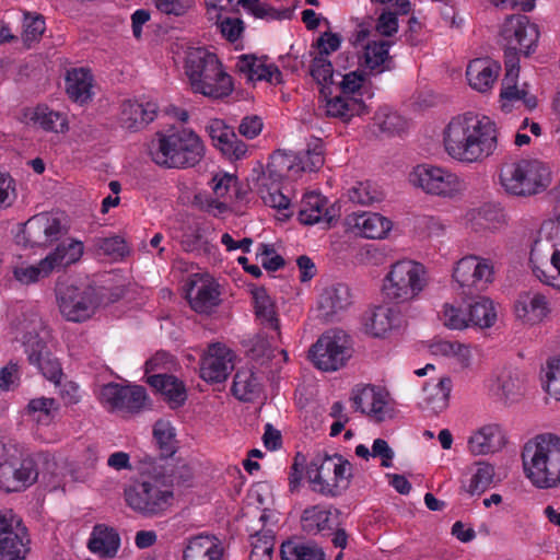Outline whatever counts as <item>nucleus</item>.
<instances>
[{"label":"nucleus","instance_id":"obj_15","mask_svg":"<svg viewBox=\"0 0 560 560\" xmlns=\"http://www.w3.org/2000/svg\"><path fill=\"white\" fill-rule=\"evenodd\" d=\"M500 34L504 46L518 49L524 56L534 52L539 38L537 25L530 23L529 19L523 14L509 16L504 21Z\"/></svg>","mask_w":560,"mask_h":560},{"label":"nucleus","instance_id":"obj_56","mask_svg":"<svg viewBox=\"0 0 560 560\" xmlns=\"http://www.w3.org/2000/svg\"><path fill=\"white\" fill-rule=\"evenodd\" d=\"M431 352L433 354H442V355H456L463 362L468 361L469 351L466 346L459 342H451L446 340H438L431 343L430 346Z\"/></svg>","mask_w":560,"mask_h":560},{"label":"nucleus","instance_id":"obj_36","mask_svg":"<svg viewBox=\"0 0 560 560\" xmlns=\"http://www.w3.org/2000/svg\"><path fill=\"white\" fill-rule=\"evenodd\" d=\"M452 388V380L442 377L436 384H427L423 387L425 393L424 402L429 409L438 413L444 410L448 405Z\"/></svg>","mask_w":560,"mask_h":560},{"label":"nucleus","instance_id":"obj_17","mask_svg":"<svg viewBox=\"0 0 560 560\" xmlns=\"http://www.w3.org/2000/svg\"><path fill=\"white\" fill-rule=\"evenodd\" d=\"M352 303L348 285L336 283L323 289L317 301V317L325 323H332L339 319L340 313L345 312Z\"/></svg>","mask_w":560,"mask_h":560},{"label":"nucleus","instance_id":"obj_20","mask_svg":"<svg viewBox=\"0 0 560 560\" xmlns=\"http://www.w3.org/2000/svg\"><path fill=\"white\" fill-rule=\"evenodd\" d=\"M100 400L112 410L138 411L140 409V389L108 383L102 386Z\"/></svg>","mask_w":560,"mask_h":560},{"label":"nucleus","instance_id":"obj_22","mask_svg":"<svg viewBox=\"0 0 560 560\" xmlns=\"http://www.w3.org/2000/svg\"><path fill=\"white\" fill-rule=\"evenodd\" d=\"M120 547V537L116 529L105 524H96L88 541L89 550L103 559L114 558Z\"/></svg>","mask_w":560,"mask_h":560},{"label":"nucleus","instance_id":"obj_1","mask_svg":"<svg viewBox=\"0 0 560 560\" xmlns=\"http://www.w3.org/2000/svg\"><path fill=\"white\" fill-rule=\"evenodd\" d=\"M494 268L491 260L469 255L457 261L453 279L459 294L470 300L467 308L468 326L490 328L497 320L493 302L480 293L493 281Z\"/></svg>","mask_w":560,"mask_h":560},{"label":"nucleus","instance_id":"obj_2","mask_svg":"<svg viewBox=\"0 0 560 560\" xmlns=\"http://www.w3.org/2000/svg\"><path fill=\"white\" fill-rule=\"evenodd\" d=\"M447 153L462 162H476L489 156L497 147L495 124L472 114L453 118L445 130Z\"/></svg>","mask_w":560,"mask_h":560},{"label":"nucleus","instance_id":"obj_28","mask_svg":"<svg viewBox=\"0 0 560 560\" xmlns=\"http://www.w3.org/2000/svg\"><path fill=\"white\" fill-rule=\"evenodd\" d=\"M93 77L84 68L72 69L66 77V92L70 100L84 104L92 98Z\"/></svg>","mask_w":560,"mask_h":560},{"label":"nucleus","instance_id":"obj_41","mask_svg":"<svg viewBox=\"0 0 560 560\" xmlns=\"http://www.w3.org/2000/svg\"><path fill=\"white\" fill-rule=\"evenodd\" d=\"M331 511L320 510L318 505L305 509L301 516V526L303 532L308 535H316L324 530H331L329 524Z\"/></svg>","mask_w":560,"mask_h":560},{"label":"nucleus","instance_id":"obj_16","mask_svg":"<svg viewBox=\"0 0 560 560\" xmlns=\"http://www.w3.org/2000/svg\"><path fill=\"white\" fill-rule=\"evenodd\" d=\"M409 180L413 186L431 195L451 196L457 190V178L454 174L425 164L415 167Z\"/></svg>","mask_w":560,"mask_h":560},{"label":"nucleus","instance_id":"obj_5","mask_svg":"<svg viewBox=\"0 0 560 560\" xmlns=\"http://www.w3.org/2000/svg\"><path fill=\"white\" fill-rule=\"evenodd\" d=\"M185 72L195 93L219 100L233 91V79L223 69L215 54L203 47L191 48L186 56Z\"/></svg>","mask_w":560,"mask_h":560},{"label":"nucleus","instance_id":"obj_11","mask_svg":"<svg viewBox=\"0 0 560 560\" xmlns=\"http://www.w3.org/2000/svg\"><path fill=\"white\" fill-rule=\"evenodd\" d=\"M351 357V337L340 328L325 331L308 350V359L322 371H336Z\"/></svg>","mask_w":560,"mask_h":560},{"label":"nucleus","instance_id":"obj_59","mask_svg":"<svg viewBox=\"0 0 560 560\" xmlns=\"http://www.w3.org/2000/svg\"><path fill=\"white\" fill-rule=\"evenodd\" d=\"M140 115V104L138 101H125L121 105L120 122L125 129L137 131L138 118Z\"/></svg>","mask_w":560,"mask_h":560},{"label":"nucleus","instance_id":"obj_12","mask_svg":"<svg viewBox=\"0 0 560 560\" xmlns=\"http://www.w3.org/2000/svg\"><path fill=\"white\" fill-rule=\"evenodd\" d=\"M103 290L94 285H68L57 293L61 315L66 320L73 323L90 319L103 303Z\"/></svg>","mask_w":560,"mask_h":560},{"label":"nucleus","instance_id":"obj_29","mask_svg":"<svg viewBox=\"0 0 560 560\" xmlns=\"http://www.w3.org/2000/svg\"><path fill=\"white\" fill-rule=\"evenodd\" d=\"M231 390L241 401H254L260 397L262 385L252 369H244L235 373Z\"/></svg>","mask_w":560,"mask_h":560},{"label":"nucleus","instance_id":"obj_31","mask_svg":"<svg viewBox=\"0 0 560 560\" xmlns=\"http://www.w3.org/2000/svg\"><path fill=\"white\" fill-rule=\"evenodd\" d=\"M219 295L220 292L212 283H202L198 287L192 283V287L187 292V299L191 308L197 313L205 314H209L215 306L219 305Z\"/></svg>","mask_w":560,"mask_h":560},{"label":"nucleus","instance_id":"obj_35","mask_svg":"<svg viewBox=\"0 0 560 560\" xmlns=\"http://www.w3.org/2000/svg\"><path fill=\"white\" fill-rule=\"evenodd\" d=\"M390 45L392 42L385 39L369 42L364 47V67L371 71L376 70L378 73L389 69L388 66H385V62L390 59L388 52Z\"/></svg>","mask_w":560,"mask_h":560},{"label":"nucleus","instance_id":"obj_34","mask_svg":"<svg viewBox=\"0 0 560 560\" xmlns=\"http://www.w3.org/2000/svg\"><path fill=\"white\" fill-rule=\"evenodd\" d=\"M325 203L326 200L317 194L311 192L305 195L302 201V208L299 211V221L305 225H313L325 219L326 222L329 223L331 217H328L327 210L324 212Z\"/></svg>","mask_w":560,"mask_h":560},{"label":"nucleus","instance_id":"obj_64","mask_svg":"<svg viewBox=\"0 0 560 560\" xmlns=\"http://www.w3.org/2000/svg\"><path fill=\"white\" fill-rule=\"evenodd\" d=\"M376 32L385 37H390L398 31V18L397 14L390 11L384 10L376 21Z\"/></svg>","mask_w":560,"mask_h":560},{"label":"nucleus","instance_id":"obj_51","mask_svg":"<svg viewBox=\"0 0 560 560\" xmlns=\"http://www.w3.org/2000/svg\"><path fill=\"white\" fill-rule=\"evenodd\" d=\"M275 352L276 349L271 347L268 339L258 335L250 340L247 355L256 363L265 365L275 358Z\"/></svg>","mask_w":560,"mask_h":560},{"label":"nucleus","instance_id":"obj_25","mask_svg":"<svg viewBox=\"0 0 560 560\" xmlns=\"http://www.w3.org/2000/svg\"><path fill=\"white\" fill-rule=\"evenodd\" d=\"M142 481V515H155L166 511L173 503L174 494L170 487Z\"/></svg>","mask_w":560,"mask_h":560},{"label":"nucleus","instance_id":"obj_42","mask_svg":"<svg viewBox=\"0 0 560 560\" xmlns=\"http://www.w3.org/2000/svg\"><path fill=\"white\" fill-rule=\"evenodd\" d=\"M500 434L497 424L482 427L468 441L469 450L474 455H483L495 451L494 438Z\"/></svg>","mask_w":560,"mask_h":560},{"label":"nucleus","instance_id":"obj_18","mask_svg":"<svg viewBox=\"0 0 560 560\" xmlns=\"http://www.w3.org/2000/svg\"><path fill=\"white\" fill-rule=\"evenodd\" d=\"M144 382L152 393L159 395L172 410L182 408L188 399L185 382L174 374L150 375Z\"/></svg>","mask_w":560,"mask_h":560},{"label":"nucleus","instance_id":"obj_52","mask_svg":"<svg viewBox=\"0 0 560 560\" xmlns=\"http://www.w3.org/2000/svg\"><path fill=\"white\" fill-rule=\"evenodd\" d=\"M500 98L503 102L502 109L504 112H510L511 107H510L509 103H512L515 101H522L524 106L528 110H533L537 107V97L534 94H530L524 88L520 89L518 86H515L513 90H510V91H501Z\"/></svg>","mask_w":560,"mask_h":560},{"label":"nucleus","instance_id":"obj_43","mask_svg":"<svg viewBox=\"0 0 560 560\" xmlns=\"http://www.w3.org/2000/svg\"><path fill=\"white\" fill-rule=\"evenodd\" d=\"M168 456L161 454L158 458L144 457L142 458V476L149 478L155 485L168 487L170 472L166 466Z\"/></svg>","mask_w":560,"mask_h":560},{"label":"nucleus","instance_id":"obj_37","mask_svg":"<svg viewBox=\"0 0 560 560\" xmlns=\"http://www.w3.org/2000/svg\"><path fill=\"white\" fill-rule=\"evenodd\" d=\"M310 74L320 85L319 93L323 97H328L332 94L330 85L335 84V71L331 61L327 57L319 55L313 57Z\"/></svg>","mask_w":560,"mask_h":560},{"label":"nucleus","instance_id":"obj_13","mask_svg":"<svg viewBox=\"0 0 560 560\" xmlns=\"http://www.w3.org/2000/svg\"><path fill=\"white\" fill-rule=\"evenodd\" d=\"M66 233L67 229L58 213L40 212L24 223L18 242L25 247H46Z\"/></svg>","mask_w":560,"mask_h":560},{"label":"nucleus","instance_id":"obj_8","mask_svg":"<svg viewBox=\"0 0 560 560\" xmlns=\"http://www.w3.org/2000/svg\"><path fill=\"white\" fill-rule=\"evenodd\" d=\"M504 190L517 197H530L545 191L551 184L549 165L537 159H522L505 164L500 171Z\"/></svg>","mask_w":560,"mask_h":560},{"label":"nucleus","instance_id":"obj_63","mask_svg":"<svg viewBox=\"0 0 560 560\" xmlns=\"http://www.w3.org/2000/svg\"><path fill=\"white\" fill-rule=\"evenodd\" d=\"M342 80L338 83L340 92L343 95L354 94L359 91L365 81L366 74L363 71H351L341 75Z\"/></svg>","mask_w":560,"mask_h":560},{"label":"nucleus","instance_id":"obj_62","mask_svg":"<svg viewBox=\"0 0 560 560\" xmlns=\"http://www.w3.org/2000/svg\"><path fill=\"white\" fill-rule=\"evenodd\" d=\"M349 198L352 202L361 205H371L382 200L381 194L376 190H371V187L363 183H360L359 186L353 187L349 191Z\"/></svg>","mask_w":560,"mask_h":560},{"label":"nucleus","instance_id":"obj_39","mask_svg":"<svg viewBox=\"0 0 560 560\" xmlns=\"http://www.w3.org/2000/svg\"><path fill=\"white\" fill-rule=\"evenodd\" d=\"M92 245L98 256L113 260L121 259L129 253L126 241L119 235L95 236L92 238Z\"/></svg>","mask_w":560,"mask_h":560},{"label":"nucleus","instance_id":"obj_6","mask_svg":"<svg viewBox=\"0 0 560 560\" xmlns=\"http://www.w3.org/2000/svg\"><path fill=\"white\" fill-rule=\"evenodd\" d=\"M16 330L23 334L24 352L28 363L48 381L60 384L62 368L47 346L49 331L42 318L36 313H23V320L18 323Z\"/></svg>","mask_w":560,"mask_h":560},{"label":"nucleus","instance_id":"obj_44","mask_svg":"<svg viewBox=\"0 0 560 560\" xmlns=\"http://www.w3.org/2000/svg\"><path fill=\"white\" fill-rule=\"evenodd\" d=\"M58 411V404L54 398L39 397L30 400L27 412L42 425H48L55 419Z\"/></svg>","mask_w":560,"mask_h":560},{"label":"nucleus","instance_id":"obj_4","mask_svg":"<svg viewBox=\"0 0 560 560\" xmlns=\"http://www.w3.org/2000/svg\"><path fill=\"white\" fill-rule=\"evenodd\" d=\"M526 478L538 489L555 488L560 483V438L552 433L538 434L522 450Z\"/></svg>","mask_w":560,"mask_h":560},{"label":"nucleus","instance_id":"obj_10","mask_svg":"<svg viewBox=\"0 0 560 560\" xmlns=\"http://www.w3.org/2000/svg\"><path fill=\"white\" fill-rule=\"evenodd\" d=\"M423 276L424 268L421 264L411 260L395 262L384 279V299L396 304L412 300L425 285Z\"/></svg>","mask_w":560,"mask_h":560},{"label":"nucleus","instance_id":"obj_26","mask_svg":"<svg viewBox=\"0 0 560 560\" xmlns=\"http://www.w3.org/2000/svg\"><path fill=\"white\" fill-rule=\"evenodd\" d=\"M184 560H223V548L215 537H192L184 550Z\"/></svg>","mask_w":560,"mask_h":560},{"label":"nucleus","instance_id":"obj_60","mask_svg":"<svg viewBox=\"0 0 560 560\" xmlns=\"http://www.w3.org/2000/svg\"><path fill=\"white\" fill-rule=\"evenodd\" d=\"M259 194L265 205L271 208L285 210L290 206V199L282 194L281 187H268V189L260 188Z\"/></svg>","mask_w":560,"mask_h":560},{"label":"nucleus","instance_id":"obj_40","mask_svg":"<svg viewBox=\"0 0 560 560\" xmlns=\"http://www.w3.org/2000/svg\"><path fill=\"white\" fill-rule=\"evenodd\" d=\"M253 299L255 304V314L270 328L275 330L280 329V323L275 312V304L264 287L255 288L253 291Z\"/></svg>","mask_w":560,"mask_h":560},{"label":"nucleus","instance_id":"obj_57","mask_svg":"<svg viewBox=\"0 0 560 560\" xmlns=\"http://www.w3.org/2000/svg\"><path fill=\"white\" fill-rule=\"evenodd\" d=\"M154 7L166 15L183 16L192 7L194 0H152Z\"/></svg>","mask_w":560,"mask_h":560},{"label":"nucleus","instance_id":"obj_58","mask_svg":"<svg viewBox=\"0 0 560 560\" xmlns=\"http://www.w3.org/2000/svg\"><path fill=\"white\" fill-rule=\"evenodd\" d=\"M546 378L547 393L560 400V355L548 361Z\"/></svg>","mask_w":560,"mask_h":560},{"label":"nucleus","instance_id":"obj_55","mask_svg":"<svg viewBox=\"0 0 560 560\" xmlns=\"http://www.w3.org/2000/svg\"><path fill=\"white\" fill-rule=\"evenodd\" d=\"M326 101V113L330 117L340 118L343 121H349L350 114V96H335L324 97Z\"/></svg>","mask_w":560,"mask_h":560},{"label":"nucleus","instance_id":"obj_27","mask_svg":"<svg viewBox=\"0 0 560 560\" xmlns=\"http://www.w3.org/2000/svg\"><path fill=\"white\" fill-rule=\"evenodd\" d=\"M504 221L503 210L493 203H485L469 213L470 229L476 233L493 232Z\"/></svg>","mask_w":560,"mask_h":560},{"label":"nucleus","instance_id":"obj_7","mask_svg":"<svg viewBox=\"0 0 560 560\" xmlns=\"http://www.w3.org/2000/svg\"><path fill=\"white\" fill-rule=\"evenodd\" d=\"M306 478L314 492L336 498L350 487L353 478L352 465L338 453L317 454L307 465Z\"/></svg>","mask_w":560,"mask_h":560},{"label":"nucleus","instance_id":"obj_47","mask_svg":"<svg viewBox=\"0 0 560 560\" xmlns=\"http://www.w3.org/2000/svg\"><path fill=\"white\" fill-rule=\"evenodd\" d=\"M153 438L161 450V454L172 456L175 453L174 428L166 420L159 419L153 425Z\"/></svg>","mask_w":560,"mask_h":560},{"label":"nucleus","instance_id":"obj_24","mask_svg":"<svg viewBox=\"0 0 560 560\" xmlns=\"http://www.w3.org/2000/svg\"><path fill=\"white\" fill-rule=\"evenodd\" d=\"M83 243L73 238L60 242L56 248L50 252L44 260L47 269L51 273L54 270L66 268L80 260L83 255Z\"/></svg>","mask_w":560,"mask_h":560},{"label":"nucleus","instance_id":"obj_3","mask_svg":"<svg viewBox=\"0 0 560 560\" xmlns=\"http://www.w3.org/2000/svg\"><path fill=\"white\" fill-rule=\"evenodd\" d=\"M201 138L191 129L175 127L167 132L158 131L148 144L152 162L164 168L195 167L205 158Z\"/></svg>","mask_w":560,"mask_h":560},{"label":"nucleus","instance_id":"obj_9","mask_svg":"<svg viewBox=\"0 0 560 560\" xmlns=\"http://www.w3.org/2000/svg\"><path fill=\"white\" fill-rule=\"evenodd\" d=\"M38 470L35 460L25 456L18 445L0 442V489L20 492L36 482Z\"/></svg>","mask_w":560,"mask_h":560},{"label":"nucleus","instance_id":"obj_45","mask_svg":"<svg viewBox=\"0 0 560 560\" xmlns=\"http://www.w3.org/2000/svg\"><path fill=\"white\" fill-rule=\"evenodd\" d=\"M178 366V363L174 355L171 353L160 350L156 351L144 364V376L150 375H171Z\"/></svg>","mask_w":560,"mask_h":560},{"label":"nucleus","instance_id":"obj_23","mask_svg":"<svg viewBox=\"0 0 560 560\" xmlns=\"http://www.w3.org/2000/svg\"><path fill=\"white\" fill-rule=\"evenodd\" d=\"M291 167L292 164L287 154L280 150L275 151L270 156L266 171H261L254 179V187L258 192L260 188L268 189V187H280L285 172L290 171Z\"/></svg>","mask_w":560,"mask_h":560},{"label":"nucleus","instance_id":"obj_30","mask_svg":"<svg viewBox=\"0 0 560 560\" xmlns=\"http://www.w3.org/2000/svg\"><path fill=\"white\" fill-rule=\"evenodd\" d=\"M30 120L45 131L63 133L68 130L66 114L54 110L45 104H38L32 109Z\"/></svg>","mask_w":560,"mask_h":560},{"label":"nucleus","instance_id":"obj_48","mask_svg":"<svg viewBox=\"0 0 560 560\" xmlns=\"http://www.w3.org/2000/svg\"><path fill=\"white\" fill-rule=\"evenodd\" d=\"M12 273L16 281H19L21 284L26 285L35 283L38 280L46 278L50 275L46 265H44L43 259L36 265H27L22 262L18 266H14L12 269Z\"/></svg>","mask_w":560,"mask_h":560},{"label":"nucleus","instance_id":"obj_61","mask_svg":"<svg viewBox=\"0 0 560 560\" xmlns=\"http://www.w3.org/2000/svg\"><path fill=\"white\" fill-rule=\"evenodd\" d=\"M341 36L337 33L325 32L313 44L318 49V55L327 57L334 51H337L341 45Z\"/></svg>","mask_w":560,"mask_h":560},{"label":"nucleus","instance_id":"obj_53","mask_svg":"<svg viewBox=\"0 0 560 560\" xmlns=\"http://www.w3.org/2000/svg\"><path fill=\"white\" fill-rule=\"evenodd\" d=\"M206 129L214 147H218L221 151L222 148L226 147L235 138L234 129L226 126L221 119L211 120Z\"/></svg>","mask_w":560,"mask_h":560},{"label":"nucleus","instance_id":"obj_49","mask_svg":"<svg viewBox=\"0 0 560 560\" xmlns=\"http://www.w3.org/2000/svg\"><path fill=\"white\" fill-rule=\"evenodd\" d=\"M250 539L249 560H271L275 546V537L271 532L256 533L250 536Z\"/></svg>","mask_w":560,"mask_h":560},{"label":"nucleus","instance_id":"obj_32","mask_svg":"<svg viewBox=\"0 0 560 560\" xmlns=\"http://www.w3.org/2000/svg\"><path fill=\"white\" fill-rule=\"evenodd\" d=\"M392 221L375 212H364L354 219V226L366 238H383L392 230Z\"/></svg>","mask_w":560,"mask_h":560},{"label":"nucleus","instance_id":"obj_54","mask_svg":"<svg viewBox=\"0 0 560 560\" xmlns=\"http://www.w3.org/2000/svg\"><path fill=\"white\" fill-rule=\"evenodd\" d=\"M494 477V468L490 464L479 463L478 469L474 474L469 485V492L474 493H483L489 486L492 483Z\"/></svg>","mask_w":560,"mask_h":560},{"label":"nucleus","instance_id":"obj_19","mask_svg":"<svg viewBox=\"0 0 560 560\" xmlns=\"http://www.w3.org/2000/svg\"><path fill=\"white\" fill-rule=\"evenodd\" d=\"M232 352L221 345H212L209 354L202 360L200 377L210 384L226 381L233 370Z\"/></svg>","mask_w":560,"mask_h":560},{"label":"nucleus","instance_id":"obj_38","mask_svg":"<svg viewBox=\"0 0 560 560\" xmlns=\"http://www.w3.org/2000/svg\"><path fill=\"white\" fill-rule=\"evenodd\" d=\"M397 317L389 307L378 306L365 317V330L373 337H384L395 326Z\"/></svg>","mask_w":560,"mask_h":560},{"label":"nucleus","instance_id":"obj_21","mask_svg":"<svg viewBox=\"0 0 560 560\" xmlns=\"http://www.w3.org/2000/svg\"><path fill=\"white\" fill-rule=\"evenodd\" d=\"M500 70L499 62L489 58H477L468 63L466 77L474 90L487 92L493 85Z\"/></svg>","mask_w":560,"mask_h":560},{"label":"nucleus","instance_id":"obj_14","mask_svg":"<svg viewBox=\"0 0 560 560\" xmlns=\"http://www.w3.org/2000/svg\"><path fill=\"white\" fill-rule=\"evenodd\" d=\"M28 545L22 520L12 510L0 511V560H24Z\"/></svg>","mask_w":560,"mask_h":560},{"label":"nucleus","instance_id":"obj_50","mask_svg":"<svg viewBox=\"0 0 560 560\" xmlns=\"http://www.w3.org/2000/svg\"><path fill=\"white\" fill-rule=\"evenodd\" d=\"M45 30L46 22L43 15H33L30 12L24 13L22 39L27 47L38 42Z\"/></svg>","mask_w":560,"mask_h":560},{"label":"nucleus","instance_id":"obj_46","mask_svg":"<svg viewBox=\"0 0 560 560\" xmlns=\"http://www.w3.org/2000/svg\"><path fill=\"white\" fill-rule=\"evenodd\" d=\"M518 317H525L533 313L534 317L540 319L547 312V300L541 293H524L515 304Z\"/></svg>","mask_w":560,"mask_h":560},{"label":"nucleus","instance_id":"obj_33","mask_svg":"<svg viewBox=\"0 0 560 560\" xmlns=\"http://www.w3.org/2000/svg\"><path fill=\"white\" fill-rule=\"evenodd\" d=\"M282 560H326L324 550L315 542L299 544L291 539L282 542Z\"/></svg>","mask_w":560,"mask_h":560}]
</instances>
